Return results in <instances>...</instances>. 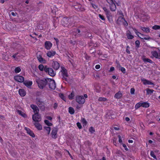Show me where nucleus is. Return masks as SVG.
Instances as JSON below:
<instances>
[{
	"label": "nucleus",
	"instance_id": "nucleus-32",
	"mask_svg": "<svg viewBox=\"0 0 160 160\" xmlns=\"http://www.w3.org/2000/svg\"><path fill=\"white\" fill-rule=\"evenodd\" d=\"M107 99L105 98L99 97L98 99V101L100 102H104L107 100Z\"/></svg>",
	"mask_w": 160,
	"mask_h": 160
},
{
	"label": "nucleus",
	"instance_id": "nucleus-51",
	"mask_svg": "<svg viewBox=\"0 0 160 160\" xmlns=\"http://www.w3.org/2000/svg\"><path fill=\"white\" fill-rule=\"evenodd\" d=\"M107 2L109 4H112L113 2H114L113 0H106Z\"/></svg>",
	"mask_w": 160,
	"mask_h": 160
},
{
	"label": "nucleus",
	"instance_id": "nucleus-15",
	"mask_svg": "<svg viewBox=\"0 0 160 160\" xmlns=\"http://www.w3.org/2000/svg\"><path fill=\"white\" fill-rule=\"evenodd\" d=\"M52 43L49 41H46L45 42V48L47 50L50 49L52 47Z\"/></svg>",
	"mask_w": 160,
	"mask_h": 160
},
{
	"label": "nucleus",
	"instance_id": "nucleus-19",
	"mask_svg": "<svg viewBox=\"0 0 160 160\" xmlns=\"http://www.w3.org/2000/svg\"><path fill=\"white\" fill-rule=\"evenodd\" d=\"M110 8L111 11H114L116 9V7L115 4L113 2L112 4H110Z\"/></svg>",
	"mask_w": 160,
	"mask_h": 160
},
{
	"label": "nucleus",
	"instance_id": "nucleus-6",
	"mask_svg": "<svg viewBox=\"0 0 160 160\" xmlns=\"http://www.w3.org/2000/svg\"><path fill=\"white\" fill-rule=\"evenodd\" d=\"M48 85L50 88L54 90L56 88L55 82L54 80L48 78Z\"/></svg>",
	"mask_w": 160,
	"mask_h": 160
},
{
	"label": "nucleus",
	"instance_id": "nucleus-13",
	"mask_svg": "<svg viewBox=\"0 0 160 160\" xmlns=\"http://www.w3.org/2000/svg\"><path fill=\"white\" fill-rule=\"evenodd\" d=\"M69 22V19L67 18H64L61 20V23L62 25L66 26Z\"/></svg>",
	"mask_w": 160,
	"mask_h": 160
},
{
	"label": "nucleus",
	"instance_id": "nucleus-42",
	"mask_svg": "<svg viewBox=\"0 0 160 160\" xmlns=\"http://www.w3.org/2000/svg\"><path fill=\"white\" fill-rule=\"evenodd\" d=\"M82 123L85 125H86L87 123V122L84 118H82L81 119Z\"/></svg>",
	"mask_w": 160,
	"mask_h": 160
},
{
	"label": "nucleus",
	"instance_id": "nucleus-21",
	"mask_svg": "<svg viewBox=\"0 0 160 160\" xmlns=\"http://www.w3.org/2000/svg\"><path fill=\"white\" fill-rule=\"evenodd\" d=\"M122 96V93L120 92H118L116 93L114 95L115 98L117 99H119Z\"/></svg>",
	"mask_w": 160,
	"mask_h": 160
},
{
	"label": "nucleus",
	"instance_id": "nucleus-23",
	"mask_svg": "<svg viewBox=\"0 0 160 160\" xmlns=\"http://www.w3.org/2000/svg\"><path fill=\"white\" fill-rule=\"evenodd\" d=\"M127 36L129 39H132L133 38V36L131 34V32L129 31L127 32Z\"/></svg>",
	"mask_w": 160,
	"mask_h": 160
},
{
	"label": "nucleus",
	"instance_id": "nucleus-60",
	"mask_svg": "<svg viewBox=\"0 0 160 160\" xmlns=\"http://www.w3.org/2000/svg\"><path fill=\"white\" fill-rule=\"evenodd\" d=\"M122 146H123V147L126 150H128V148H127V146H126V145L125 144H122Z\"/></svg>",
	"mask_w": 160,
	"mask_h": 160
},
{
	"label": "nucleus",
	"instance_id": "nucleus-59",
	"mask_svg": "<svg viewBox=\"0 0 160 160\" xmlns=\"http://www.w3.org/2000/svg\"><path fill=\"white\" fill-rule=\"evenodd\" d=\"M114 68L113 67H111L110 68L109 71L110 72H112L114 71Z\"/></svg>",
	"mask_w": 160,
	"mask_h": 160
},
{
	"label": "nucleus",
	"instance_id": "nucleus-25",
	"mask_svg": "<svg viewBox=\"0 0 160 160\" xmlns=\"http://www.w3.org/2000/svg\"><path fill=\"white\" fill-rule=\"evenodd\" d=\"M142 60L144 62H149L150 63H153L152 61L148 58H143Z\"/></svg>",
	"mask_w": 160,
	"mask_h": 160
},
{
	"label": "nucleus",
	"instance_id": "nucleus-53",
	"mask_svg": "<svg viewBox=\"0 0 160 160\" xmlns=\"http://www.w3.org/2000/svg\"><path fill=\"white\" fill-rule=\"evenodd\" d=\"M77 126L78 127V128H79V129L81 128L82 126H81V124L79 122H78L77 123Z\"/></svg>",
	"mask_w": 160,
	"mask_h": 160
},
{
	"label": "nucleus",
	"instance_id": "nucleus-24",
	"mask_svg": "<svg viewBox=\"0 0 160 160\" xmlns=\"http://www.w3.org/2000/svg\"><path fill=\"white\" fill-rule=\"evenodd\" d=\"M141 105H142V107L145 108H148L149 106V103L147 102H141Z\"/></svg>",
	"mask_w": 160,
	"mask_h": 160
},
{
	"label": "nucleus",
	"instance_id": "nucleus-20",
	"mask_svg": "<svg viewBox=\"0 0 160 160\" xmlns=\"http://www.w3.org/2000/svg\"><path fill=\"white\" fill-rule=\"evenodd\" d=\"M23 83L27 87H29L32 85V82L31 81H24Z\"/></svg>",
	"mask_w": 160,
	"mask_h": 160
},
{
	"label": "nucleus",
	"instance_id": "nucleus-11",
	"mask_svg": "<svg viewBox=\"0 0 160 160\" xmlns=\"http://www.w3.org/2000/svg\"><path fill=\"white\" fill-rule=\"evenodd\" d=\"M30 107L33 109L34 114L39 113V110L38 108L36 105L33 104H31Z\"/></svg>",
	"mask_w": 160,
	"mask_h": 160
},
{
	"label": "nucleus",
	"instance_id": "nucleus-64",
	"mask_svg": "<svg viewBox=\"0 0 160 160\" xmlns=\"http://www.w3.org/2000/svg\"><path fill=\"white\" fill-rule=\"evenodd\" d=\"M11 14H12V15L13 16H16V13H15L14 12H12L11 13Z\"/></svg>",
	"mask_w": 160,
	"mask_h": 160
},
{
	"label": "nucleus",
	"instance_id": "nucleus-49",
	"mask_svg": "<svg viewBox=\"0 0 160 160\" xmlns=\"http://www.w3.org/2000/svg\"><path fill=\"white\" fill-rule=\"evenodd\" d=\"M107 18L109 20V22H112V16H111L110 17H108Z\"/></svg>",
	"mask_w": 160,
	"mask_h": 160
},
{
	"label": "nucleus",
	"instance_id": "nucleus-31",
	"mask_svg": "<svg viewBox=\"0 0 160 160\" xmlns=\"http://www.w3.org/2000/svg\"><path fill=\"white\" fill-rule=\"evenodd\" d=\"M44 129L47 132L48 134H49L51 130L50 128L48 127H46L44 128Z\"/></svg>",
	"mask_w": 160,
	"mask_h": 160
},
{
	"label": "nucleus",
	"instance_id": "nucleus-30",
	"mask_svg": "<svg viewBox=\"0 0 160 160\" xmlns=\"http://www.w3.org/2000/svg\"><path fill=\"white\" fill-rule=\"evenodd\" d=\"M147 93L148 94H151L153 92L154 90H153L150 89H147Z\"/></svg>",
	"mask_w": 160,
	"mask_h": 160
},
{
	"label": "nucleus",
	"instance_id": "nucleus-8",
	"mask_svg": "<svg viewBox=\"0 0 160 160\" xmlns=\"http://www.w3.org/2000/svg\"><path fill=\"white\" fill-rule=\"evenodd\" d=\"M76 101L80 104H83L85 102V99L82 96H77L76 97Z\"/></svg>",
	"mask_w": 160,
	"mask_h": 160
},
{
	"label": "nucleus",
	"instance_id": "nucleus-37",
	"mask_svg": "<svg viewBox=\"0 0 160 160\" xmlns=\"http://www.w3.org/2000/svg\"><path fill=\"white\" fill-rule=\"evenodd\" d=\"M152 28L153 29L157 30L160 29V26L155 25L153 26Z\"/></svg>",
	"mask_w": 160,
	"mask_h": 160
},
{
	"label": "nucleus",
	"instance_id": "nucleus-40",
	"mask_svg": "<svg viewBox=\"0 0 160 160\" xmlns=\"http://www.w3.org/2000/svg\"><path fill=\"white\" fill-rule=\"evenodd\" d=\"M18 112L19 114L23 116V117H24L26 115L24 113H23L20 110H18Z\"/></svg>",
	"mask_w": 160,
	"mask_h": 160
},
{
	"label": "nucleus",
	"instance_id": "nucleus-17",
	"mask_svg": "<svg viewBox=\"0 0 160 160\" xmlns=\"http://www.w3.org/2000/svg\"><path fill=\"white\" fill-rule=\"evenodd\" d=\"M25 129L27 131V133H28L30 136H32V137H35V135L33 133V132L31 131L29 128L26 127L25 128Z\"/></svg>",
	"mask_w": 160,
	"mask_h": 160
},
{
	"label": "nucleus",
	"instance_id": "nucleus-45",
	"mask_svg": "<svg viewBox=\"0 0 160 160\" xmlns=\"http://www.w3.org/2000/svg\"><path fill=\"white\" fill-rule=\"evenodd\" d=\"M140 42L139 40H136L135 41V44L136 45V46L137 47H139L140 45Z\"/></svg>",
	"mask_w": 160,
	"mask_h": 160
},
{
	"label": "nucleus",
	"instance_id": "nucleus-39",
	"mask_svg": "<svg viewBox=\"0 0 160 160\" xmlns=\"http://www.w3.org/2000/svg\"><path fill=\"white\" fill-rule=\"evenodd\" d=\"M141 104V102H139L138 103H137L135 106V108L136 109H137L138 108H139L140 107L142 106Z\"/></svg>",
	"mask_w": 160,
	"mask_h": 160
},
{
	"label": "nucleus",
	"instance_id": "nucleus-62",
	"mask_svg": "<svg viewBox=\"0 0 160 160\" xmlns=\"http://www.w3.org/2000/svg\"><path fill=\"white\" fill-rule=\"evenodd\" d=\"M47 118L48 119V120H52V118L51 117H50V116H48L47 117Z\"/></svg>",
	"mask_w": 160,
	"mask_h": 160
},
{
	"label": "nucleus",
	"instance_id": "nucleus-26",
	"mask_svg": "<svg viewBox=\"0 0 160 160\" xmlns=\"http://www.w3.org/2000/svg\"><path fill=\"white\" fill-rule=\"evenodd\" d=\"M140 35L141 37H139L142 39H145V40H148L150 39V38L148 36H147L146 37H145L142 34H140Z\"/></svg>",
	"mask_w": 160,
	"mask_h": 160
},
{
	"label": "nucleus",
	"instance_id": "nucleus-48",
	"mask_svg": "<svg viewBox=\"0 0 160 160\" xmlns=\"http://www.w3.org/2000/svg\"><path fill=\"white\" fill-rule=\"evenodd\" d=\"M121 71L123 73H125L126 72V69L123 67H121Z\"/></svg>",
	"mask_w": 160,
	"mask_h": 160
},
{
	"label": "nucleus",
	"instance_id": "nucleus-52",
	"mask_svg": "<svg viewBox=\"0 0 160 160\" xmlns=\"http://www.w3.org/2000/svg\"><path fill=\"white\" fill-rule=\"evenodd\" d=\"M118 142L119 143H121L122 142V140L121 138V136L120 135H118Z\"/></svg>",
	"mask_w": 160,
	"mask_h": 160
},
{
	"label": "nucleus",
	"instance_id": "nucleus-27",
	"mask_svg": "<svg viewBox=\"0 0 160 160\" xmlns=\"http://www.w3.org/2000/svg\"><path fill=\"white\" fill-rule=\"evenodd\" d=\"M37 58L39 61L41 62H42L44 60L42 56L40 55H37Z\"/></svg>",
	"mask_w": 160,
	"mask_h": 160
},
{
	"label": "nucleus",
	"instance_id": "nucleus-63",
	"mask_svg": "<svg viewBox=\"0 0 160 160\" xmlns=\"http://www.w3.org/2000/svg\"><path fill=\"white\" fill-rule=\"evenodd\" d=\"M125 120L128 122V121H130V119L129 118H128V117H126L125 118Z\"/></svg>",
	"mask_w": 160,
	"mask_h": 160
},
{
	"label": "nucleus",
	"instance_id": "nucleus-56",
	"mask_svg": "<svg viewBox=\"0 0 160 160\" xmlns=\"http://www.w3.org/2000/svg\"><path fill=\"white\" fill-rule=\"evenodd\" d=\"M147 84L153 85L154 84L152 82H151L150 81L148 80Z\"/></svg>",
	"mask_w": 160,
	"mask_h": 160
},
{
	"label": "nucleus",
	"instance_id": "nucleus-38",
	"mask_svg": "<svg viewBox=\"0 0 160 160\" xmlns=\"http://www.w3.org/2000/svg\"><path fill=\"white\" fill-rule=\"evenodd\" d=\"M74 96V93L72 92L69 96L68 98L70 99H72Z\"/></svg>",
	"mask_w": 160,
	"mask_h": 160
},
{
	"label": "nucleus",
	"instance_id": "nucleus-34",
	"mask_svg": "<svg viewBox=\"0 0 160 160\" xmlns=\"http://www.w3.org/2000/svg\"><path fill=\"white\" fill-rule=\"evenodd\" d=\"M38 68L41 71L44 70V66L42 64H40L38 66Z\"/></svg>",
	"mask_w": 160,
	"mask_h": 160
},
{
	"label": "nucleus",
	"instance_id": "nucleus-47",
	"mask_svg": "<svg viewBox=\"0 0 160 160\" xmlns=\"http://www.w3.org/2000/svg\"><path fill=\"white\" fill-rule=\"evenodd\" d=\"M60 97L63 100L65 101V98L64 97V95L62 94H60L59 95Z\"/></svg>",
	"mask_w": 160,
	"mask_h": 160
},
{
	"label": "nucleus",
	"instance_id": "nucleus-61",
	"mask_svg": "<svg viewBox=\"0 0 160 160\" xmlns=\"http://www.w3.org/2000/svg\"><path fill=\"white\" fill-rule=\"evenodd\" d=\"M54 39L56 41L57 44L59 42V40L58 38H54Z\"/></svg>",
	"mask_w": 160,
	"mask_h": 160
},
{
	"label": "nucleus",
	"instance_id": "nucleus-43",
	"mask_svg": "<svg viewBox=\"0 0 160 160\" xmlns=\"http://www.w3.org/2000/svg\"><path fill=\"white\" fill-rule=\"evenodd\" d=\"M92 36V35L90 33L87 32L85 34V37L86 38H90Z\"/></svg>",
	"mask_w": 160,
	"mask_h": 160
},
{
	"label": "nucleus",
	"instance_id": "nucleus-22",
	"mask_svg": "<svg viewBox=\"0 0 160 160\" xmlns=\"http://www.w3.org/2000/svg\"><path fill=\"white\" fill-rule=\"evenodd\" d=\"M19 93L22 97H23L26 95V92L22 89H20L19 90Z\"/></svg>",
	"mask_w": 160,
	"mask_h": 160
},
{
	"label": "nucleus",
	"instance_id": "nucleus-55",
	"mask_svg": "<svg viewBox=\"0 0 160 160\" xmlns=\"http://www.w3.org/2000/svg\"><path fill=\"white\" fill-rule=\"evenodd\" d=\"M58 106V104L56 103H55L54 104L53 108L55 109H56L57 108Z\"/></svg>",
	"mask_w": 160,
	"mask_h": 160
},
{
	"label": "nucleus",
	"instance_id": "nucleus-2",
	"mask_svg": "<svg viewBox=\"0 0 160 160\" xmlns=\"http://www.w3.org/2000/svg\"><path fill=\"white\" fill-rule=\"evenodd\" d=\"M36 102L41 110L43 111L45 110L44 103L40 98H37Z\"/></svg>",
	"mask_w": 160,
	"mask_h": 160
},
{
	"label": "nucleus",
	"instance_id": "nucleus-4",
	"mask_svg": "<svg viewBox=\"0 0 160 160\" xmlns=\"http://www.w3.org/2000/svg\"><path fill=\"white\" fill-rule=\"evenodd\" d=\"M44 71L46 72H48V74L52 77H54L55 75L56 72H54L51 68H47L46 66L44 67Z\"/></svg>",
	"mask_w": 160,
	"mask_h": 160
},
{
	"label": "nucleus",
	"instance_id": "nucleus-12",
	"mask_svg": "<svg viewBox=\"0 0 160 160\" xmlns=\"http://www.w3.org/2000/svg\"><path fill=\"white\" fill-rule=\"evenodd\" d=\"M52 66L54 69L57 70L60 67V65L57 61H54L52 63Z\"/></svg>",
	"mask_w": 160,
	"mask_h": 160
},
{
	"label": "nucleus",
	"instance_id": "nucleus-50",
	"mask_svg": "<svg viewBox=\"0 0 160 160\" xmlns=\"http://www.w3.org/2000/svg\"><path fill=\"white\" fill-rule=\"evenodd\" d=\"M135 89L134 88H132L130 90V93L132 94H133L134 93Z\"/></svg>",
	"mask_w": 160,
	"mask_h": 160
},
{
	"label": "nucleus",
	"instance_id": "nucleus-28",
	"mask_svg": "<svg viewBox=\"0 0 160 160\" xmlns=\"http://www.w3.org/2000/svg\"><path fill=\"white\" fill-rule=\"evenodd\" d=\"M141 29L144 32H150V30L148 28H144L141 27Z\"/></svg>",
	"mask_w": 160,
	"mask_h": 160
},
{
	"label": "nucleus",
	"instance_id": "nucleus-46",
	"mask_svg": "<svg viewBox=\"0 0 160 160\" xmlns=\"http://www.w3.org/2000/svg\"><path fill=\"white\" fill-rule=\"evenodd\" d=\"M106 14L107 15V18L112 16L111 12H110L109 11L108 12H106Z\"/></svg>",
	"mask_w": 160,
	"mask_h": 160
},
{
	"label": "nucleus",
	"instance_id": "nucleus-7",
	"mask_svg": "<svg viewBox=\"0 0 160 160\" xmlns=\"http://www.w3.org/2000/svg\"><path fill=\"white\" fill-rule=\"evenodd\" d=\"M32 119L35 122H39L41 121V117L40 115L38 113L32 115Z\"/></svg>",
	"mask_w": 160,
	"mask_h": 160
},
{
	"label": "nucleus",
	"instance_id": "nucleus-18",
	"mask_svg": "<svg viewBox=\"0 0 160 160\" xmlns=\"http://www.w3.org/2000/svg\"><path fill=\"white\" fill-rule=\"evenodd\" d=\"M56 54V52L55 51H48L47 53V55L49 57H52L53 56Z\"/></svg>",
	"mask_w": 160,
	"mask_h": 160
},
{
	"label": "nucleus",
	"instance_id": "nucleus-3",
	"mask_svg": "<svg viewBox=\"0 0 160 160\" xmlns=\"http://www.w3.org/2000/svg\"><path fill=\"white\" fill-rule=\"evenodd\" d=\"M62 70L61 71L62 76V79L66 81H68V75L67 70L64 67H61Z\"/></svg>",
	"mask_w": 160,
	"mask_h": 160
},
{
	"label": "nucleus",
	"instance_id": "nucleus-33",
	"mask_svg": "<svg viewBox=\"0 0 160 160\" xmlns=\"http://www.w3.org/2000/svg\"><path fill=\"white\" fill-rule=\"evenodd\" d=\"M21 71V69L19 67H17L15 68L14 71L16 73H17L20 72Z\"/></svg>",
	"mask_w": 160,
	"mask_h": 160
},
{
	"label": "nucleus",
	"instance_id": "nucleus-14",
	"mask_svg": "<svg viewBox=\"0 0 160 160\" xmlns=\"http://www.w3.org/2000/svg\"><path fill=\"white\" fill-rule=\"evenodd\" d=\"M151 54L155 58L160 59V53H158L156 51H154L151 52Z\"/></svg>",
	"mask_w": 160,
	"mask_h": 160
},
{
	"label": "nucleus",
	"instance_id": "nucleus-10",
	"mask_svg": "<svg viewBox=\"0 0 160 160\" xmlns=\"http://www.w3.org/2000/svg\"><path fill=\"white\" fill-rule=\"evenodd\" d=\"M14 79L16 81L20 82H23L24 81V77L20 76H15Z\"/></svg>",
	"mask_w": 160,
	"mask_h": 160
},
{
	"label": "nucleus",
	"instance_id": "nucleus-41",
	"mask_svg": "<svg viewBox=\"0 0 160 160\" xmlns=\"http://www.w3.org/2000/svg\"><path fill=\"white\" fill-rule=\"evenodd\" d=\"M89 131L90 132L92 133L95 131L93 127H91L89 129Z\"/></svg>",
	"mask_w": 160,
	"mask_h": 160
},
{
	"label": "nucleus",
	"instance_id": "nucleus-36",
	"mask_svg": "<svg viewBox=\"0 0 160 160\" xmlns=\"http://www.w3.org/2000/svg\"><path fill=\"white\" fill-rule=\"evenodd\" d=\"M150 155L154 159L157 160V158L155 155L154 152L153 151H151L150 152Z\"/></svg>",
	"mask_w": 160,
	"mask_h": 160
},
{
	"label": "nucleus",
	"instance_id": "nucleus-1",
	"mask_svg": "<svg viewBox=\"0 0 160 160\" xmlns=\"http://www.w3.org/2000/svg\"><path fill=\"white\" fill-rule=\"evenodd\" d=\"M48 78H43L42 79H38L36 80L37 83L39 88L42 89L46 86L48 84Z\"/></svg>",
	"mask_w": 160,
	"mask_h": 160
},
{
	"label": "nucleus",
	"instance_id": "nucleus-44",
	"mask_svg": "<svg viewBox=\"0 0 160 160\" xmlns=\"http://www.w3.org/2000/svg\"><path fill=\"white\" fill-rule=\"evenodd\" d=\"M141 80L143 82V83L145 85L147 84L148 81L145 79H142Z\"/></svg>",
	"mask_w": 160,
	"mask_h": 160
},
{
	"label": "nucleus",
	"instance_id": "nucleus-57",
	"mask_svg": "<svg viewBox=\"0 0 160 160\" xmlns=\"http://www.w3.org/2000/svg\"><path fill=\"white\" fill-rule=\"evenodd\" d=\"M100 68V66L99 65H97L95 66V68L97 69H99Z\"/></svg>",
	"mask_w": 160,
	"mask_h": 160
},
{
	"label": "nucleus",
	"instance_id": "nucleus-54",
	"mask_svg": "<svg viewBox=\"0 0 160 160\" xmlns=\"http://www.w3.org/2000/svg\"><path fill=\"white\" fill-rule=\"evenodd\" d=\"M98 16L101 19H102V20H105V18H104V17L103 16L99 14L98 15Z\"/></svg>",
	"mask_w": 160,
	"mask_h": 160
},
{
	"label": "nucleus",
	"instance_id": "nucleus-35",
	"mask_svg": "<svg viewBox=\"0 0 160 160\" xmlns=\"http://www.w3.org/2000/svg\"><path fill=\"white\" fill-rule=\"evenodd\" d=\"M44 122L48 126H51L52 125V124L48 120H45L44 121Z\"/></svg>",
	"mask_w": 160,
	"mask_h": 160
},
{
	"label": "nucleus",
	"instance_id": "nucleus-5",
	"mask_svg": "<svg viewBox=\"0 0 160 160\" xmlns=\"http://www.w3.org/2000/svg\"><path fill=\"white\" fill-rule=\"evenodd\" d=\"M117 23L119 25L123 24L125 26H127L128 24L126 21L122 16L118 18L117 21Z\"/></svg>",
	"mask_w": 160,
	"mask_h": 160
},
{
	"label": "nucleus",
	"instance_id": "nucleus-29",
	"mask_svg": "<svg viewBox=\"0 0 160 160\" xmlns=\"http://www.w3.org/2000/svg\"><path fill=\"white\" fill-rule=\"evenodd\" d=\"M74 112L75 111L73 108L71 107H70L69 108V112L70 114H74Z\"/></svg>",
	"mask_w": 160,
	"mask_h": 160
},
{
	"label": "nucleus",
	"instance_id": "nucleus-9",
	"mask_svg": "<svg viewBox=\"0 0 160 160\" xmlns=\"http://www.w3.org/2000/svg\"><path fill=\"white\" fill-rule=\"evenodd\" d=\"M58 128L57 127L53 128L51 132L52 137L54 139H56L57 138V132Z\"/></svg>",
	"mask_w": 160,
	"mask_h": 160
},
{
	"label": "nucleus",
	"instance_id": "nucleus-16",
	"mask_svg": "<svg viewBox=\"0 0 160 160\" xmlns=\"http://www.w3.org/2000/svg\"><path fill=\"white\" fill-rule=\"evenodd\" d=\"M34 124L35 127L38 130H41L42 129V126L38 122H35L34 123Z\"/></svg>",
	"mask_w": 160,
	"mask_h": 160
},
{
	"label": "nucleus",
	"instance_id": "nucleus-58",
	"mask_svg": "<svg viewBox=\"0 0 160 160\" xmlns=\"http://www.w3.org/2000/svg\"><path fill=\"white\" fill-rule=\"evenodd\" d=\"M103 10L105 12H108L109 11L107 9V8L106 7H104L103 8Z\"/></svg>",
	"mask_w": 160,
	"mask_h": 160
}]
</instances>
